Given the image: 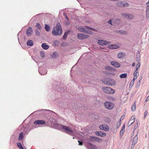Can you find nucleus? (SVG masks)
<instances>
[{
	"mask_svg": "<svg viewBox=\"0 0 149 149\" xmlns=\"http://www.w3.org/2000/svg\"><path fill=\"white\" fill-rule=\"evenodd\" d=\"M146 8L149 9V2H148L146 3Z\"/></svg>",
	"mask_w": 149,
	"mask_h": 149,
	"instance_id": "obj_56",
	"label": "nucleus"
},
{
	"mask_svg": "<svg viewBox=\"0 0 149 149\" xmlns=\"http://www.w3.org/2000/svg\"><path fill=\"white\" fill-rule=\"evenodd\" d=\"M134 118H133L132 119H131L129 121V123H130V125H131L132 123H133L134 121Z\"/></svg>",
	"mask_w": 149,
	"mask_h": 149,
	"instance_id": "obj_45",
	"label": "nucleus"
},
{
	"mask_svg": "<svg viewBox=\"0 0 149 149\" xmlns=\"http://www.w3.org/2000/svg\"><path fill=\"white\" fill-rule=\"evenodd\" d=\"M41 47L43 49L45 50H47L49 48V46L45 43H43L42 44Z\"/></svg>",
	"mask_w": 149,
	"mask_h": 149,
	"instance_id": "obj_19",
	"label": "nucleus"
},
{
	"mask_svg": "<svg viewBox=\"0 0 149 149\" xmlns=\"http://www.w3.org/2000/svg\"><path fill=\"white\" fill-rule=\"evenodd\" d=\"M137 76H134V77L133 79L132 80H134V81L135 79H136L137 78Z\"/></svg>",
	"mask_w": 149,
	"mask_h": 149,
	"instance_id": "obj_59",
	"label": "nucleus"
},
{
	"mask_svg": "<svg viewBox=\"0 0 149 149\" xmlns=\"http://www.w3.org/2000/svg\"><path fill=\"white\" fill-rule=\"evenodd\" d=\"M138 141V136L136 135L135 136L133 140L132 143H136Z\"/></svg>",
	"mask_w": 149,
	"mask_h": 149,
	"instance_id": "obj_30",
	"label": "nucleus"
},
{
	"mask_svg": "<svg viewBox=\"0 0 149 149\" xmlns=\"http://www.w3.org/2000/svg\"><path fill=\"white\" fill-rule=\"evenodd\" d=\"M98 43L100 45H105L110 44L111 42L109 41H107L103 40H100L98 41Z\"/></svg>",
	"mask_w": 149,
	"mask_h": 149,
	"instance_id": "obj_9",
	"label": "nucleus"
},
{
	"mask_svg": "<svg viewBox=\"0 0 149 149\" xmlns=\"http://www.w3.org/2000/svg\"><path fill=\"white\" fill-rule=\"evenodd\" d=\"M148 113V111H146L145 112H144V119H145L147 114Z\"/></svg>",
	"mask_w": 149,
	"mask_h": 149,
	"instance_id": "obj_53",
	"label": "nucleus"
},
{
	"mask_svg": "<svg viewBox=\"0 0 149 149\" xmlns=\"http://www.w3.org/2000/svg\"><path fill=\"white\" fill-rule=\"evenodd\" d=\"M45 122L43 120H36L34 122V124L35 125H43L45 123Z\"/></svg>",
	"mask_w": 149,
	"mask_h": 149,
	"instance_id": "obj_11",
	"label": "nucleus"
},
{
	"mask_svg": "<svg viewBox=\"0 0 149 149\" xmlns=\"http://www.w3.org/2000/svg\"><path fill=\"white\" fill-rule=\"evenodd\" d=\"M31 128L29 127H26L24 129V131L27 134L30 131Z\"/></svg>",
	"mask_w": 149,
	"mask_h": 149,
	"instance_id": "obj_26",
	"label": "nucleus"
},
{
	"mask_svg": "<svg viewBox=\"0 0 149 149\" xmlns=\"http://www.w3.org/2000/svg\"><path fill=\"white\" fill-rule=\"evenodd\" d=\"M124 116H122L121 117V119H123V118H124Z\"/></svg>",
	"mask_w": 149,
	"mask_h": 149,
	"instance_id": "obj_63",
	"label": "nucleus"
},
{
	"mask_svg": "<svg viewBox=\"0 0 149 149\" xmlns=\"http://www.w3.org/2000/svg\"><path fill=\"white\" fill-rule=\"evenodd\" d=\"M135 63H132V66H133V67H134L135 66Z\"/></svg>",
	"mask_w": 149,
	"mask_h": 149,
	"instance_id": "obj_62",
	"label": "nucleus"
},
{
	"mask_svg": "<svg viewBox=\"0 0 149 149\" xmlns=\"http://www.w3.org/2000/svg\"><path fill=\"white\" fill-rule=\"evenodd\" d=\"M89 36L88 35L83 33H79L77 35V37L80 40H82L88 38Z\"/></svg>",
	"mask_w": 149,
	"mask_h": 149,
	"instance_id": "obj_7",
	"label": "nucleus"
},
{
	"mask_svg": "<svg viewBox=\"0 0 149 149\" xmlns=\"http://www.w3.org/2000/svg\"><path fill=\"white\" fill-rule=\"evenodd\" d=\"M123 128H122V130H121L120 131V135H121V134L123 135Z\"/></svg>",
	"mask_w": 149,
	"mask_h": 149,
	"instance_id": "obj_57",
	"label": "nucleus"
},
{
	"mask_svg": "<svg viewBox=\"0 0 149 149\" xmlns=\"http://www.w3.org/2000/svg\"><path fill=\"white\" fill-rule=\"evenodd\" d=\"M39 73L41 75H45V74H46L47 73V72L46 71V70H45V72H40V71H39Z\"/></svg>",
	"mask_w": 149,
	"mask_h": 149,
	"instance_id": "obj_47",
	"label": "nucleus"
},
{
	"mask_svg": "<svg viewBox=\"0 0 149 149\" xmlns=\"http://www.w3.org/2000/svg\"><path fill=\"white\" fill-rule=\"evenodd\" d=\"M122 7H128L129 6V4L127 2L123 1Z\"/></svg>",
	"mask_w": 149,
	"mask_h": 149,
	"instance_id": "obj_24",
	"label": "nucleus"
},
{
	"mask_svg": "<svg viewBox=\"0 0 149 149\" xmlns=\"http://www.w3.org/2000/svg\"><path fill=\"white\" fill-rule=\"evenodd\" d=\"M99 128L101 130L105 131H108L109 130L108 126L106 125H101L100 126Z\"/></svg>",
	"mask_w": 149,
	"mask_h": 149,
	"instance_id": "obj_10",
	"label": "nucleus"
},
{
	"mask_svg": "<svg viewBox=\"0 0 149 149\" xmlns=\"http://www.w3.org/2000/svg\"><path fill=\"white\" fill-rule=\"evenodd\" d=\"M127 73L123 74H120L119 76L121 78H125L127 77Z\"/></svg>",
	"mask_w": 149,
	"mask_h": 149,
	"instance_id": "obj_33",
	"label": "nucleus"
},
{
	"mask_svg": "<svg viewBox=\"0 0 149 149\" xmlns=\"http://www.w3.org/2000/svg\"><path fill=\"white\" fill-rule=\"evenodd\" d=\"M40 34L39 32L37 30H36V36H39Z\"/></svg>",
	"mask_w": 149,
	"mask_h": 149,
	"instance_id": "obj_50",
	"label": "nucleus"
},
{
	"mask_svg": "<svg viewBox=\"0 0 149 149\" xmlns=\"http://www.w3.org/2000/svg\"><path fill=\"white\" fill-rule=\"evenodd\" d=\"M119 32H120V33H121L123 34H126V32L122 30L119 31Z\"/></svg>",
	"mask_w": 149,
	"mask_h": 149,
	"instance_id": "obj_52",
	"label": "nucleus"
},
{
	"mask_svg": "<svg viewBox=\"0 0 149 149\" xmlns=\"http://www.w3.org/2000/svg\"><path fill=\"white\" fill-rule=\"evenodd\" d=\"M146 17L147 18H149V9L146 8Z\"/></svg>",
	"mask_w": 149,
	"mask_h": 149,
	"instance_id": "obj_34",
	"label": "nucleus"
},
{
	"mask_svg": "<svg viewBox=\"0 0 149 149\" xmlns=\"http://www.w3.org/2000/svg\"><path fill=\"white\" fill-rule=\"evenodd\" d=\"M108 98L109 100L111 101H114L115 100V99L112 97H109Z\"/></svg>",
	"mask_w": 149,
	"mask_h": 149,
	"instance_id": "obj_44",
	"label": "nucleus"
},
{
	"mask_svg": "<svg viewBox=\"0 0 149 149\" xmlns=\"http://www.w3.org/2000/svg\"><path fill=\"white\" fill-rule=\"evenodd\" d=\"M142 77H141L140 78V80H140V81L142 79Z\"/></svg>",
	"mask_w": 149,
	"mask_h": 149,
	"instance_id": "obj_64",
	"label": "nucleus"
},
{
	"mask_svg": "<svg viewBox=\"0 0 149 149\" xmlns=\"http://www.w3.org/2000/svg\"><path fill=\"white\" fill-rule=\"evenodd\" d=\"M44 110H38V111H35L33 113H37V112H40V111H43Z\"/></svg>",
	"mask_w": 149,
	"mask_h": 149,
	"instance_id": "obj_55",
	"label": "nucleus"
},
{
	"mask_svg": "<svg viewBox=\"0 0 149 149\" xmlns=\"http://www.w3.org/2000/svg\"><path fill=\"white\" fill-rule=\"evenodd\" d=\"M88 147L91 149H97V147L95 145H93L92 144L88 143Z\"/></svg>",
	"mask_w": 149,
	"mask_h": 149,
	"instance_id": "obj_18",
	"label": "nucleus"
},
{
	"mask_svg": "<svg viewBox=\"0 0 149 149\" xmlns=\"http://www.w3.org/2000/svg\"><path fill=\"white\" fill-rule=\"evenodd\" d=\"M111 64L114 67L116 68H119L121 66L120 63L115 61H112L111 62Z\"/></svg>",
	"mask_w": 149,
	"mask_h": 149,
	"instance_id": "obj_14",
	"label": "nucleus"
},
{
	"mask_svg": "<svg viewBox=\"0 0 149 149\" xmlns=\"http://www.w3.org/2000/svg\"><path fill=\"white\" fill-rule=\"evenodd\" d=\"M65 23H66V24L67 25H69V23L67 22H65Z\"/></svg>",
	"mask_w": 149,
	"mask_h": 149,
	"instance_id": "obj_61",
	"label": "nucleus"
},
{
	"mask_svg": "<svg viewBox=\"0 0 149 149\" xmlns=\"http://www.w3.org/2000/svg\"><path fill=\"white\" fill-rule=\"evenodd\" d=\"M140 65V63L139 62H138L136 64V70H138V69L139 68Z\"/></svg>",
	"mask_w": 149,
	"mask_h": 149,
	"instance_id": "obj_41",
	"label": "nucleus"
},
{
	"mask_svg": "<svg viewBox=\"0 0 149 149\" xmlns=\"http://www.w3.org/2000/svg\"><path fill=\"white\" fill-rule=\"evenodd\" d=\"M112 19H111L108 22V23L109 24H111V25H114V24L113 22V20H112Z\"/></svg>",
	"mask_w": 149,
	"mask_h": 149,
	"instance_id": "obj_40",
	"label": "nucleus"
},
{
	"mask_svg": "<svg viewBox=\"0 0 149 149\" xmlns=\"http://www.w3.org/2000/svg\"><path fill=\"white\" fill-rule=\"evenodd\" d=\"M134 80H132L130 83V86H131V87H132L133 86V85L134 84Z\"/></svg>",
	"mask_w": 149,
	"mask_h": 149,
	"instance_id": "obj_48",
	"label": "nucleus"
},
{
	"mask_svg": "<svg viewBox=\"0 0 149 149\" xmlns=\"http://www.w3.org/2000/svg\"><path fill=\"white\" fill-rule=\"evenodd\" d=\"M148 100H149V97H148L146 99L145 102H146Z\"/></svg>",
	"mask_w": 149,
	"mask_h": 149,
	"instance_id": "obj_60",
	"label": "nucleus"
},
{
	"mask_svg": "<svg viewBox=\"0 0 149 149\" xmlns=\"http://www.w3.org/2000/svg\"><path fill=\"white\" fill-rule=\"evenodd\" d=\"M95 134L97 135L101 136H104L106 135V134L105 133L100 131L96 132Z\"/></svg>",
	"mask_w": 149,
	"mask_h": 149,
	"instance_id": "obj_15",
	"label": "nucleus"
},
{
	"mask_svg": "<svg viewBox=\"0 0 149 149\" xmlns=\"http://www.w3.org/2000/svg\"><path fill=\"white\" fill-rule=\"evenodd\" d=\"M45 29L46 31H49L50 30V27L48 24H45Z\"/></svg>",
	"mask_w": 149,
	"mask_h": 149,
	"instance_id": "obj_31",
	"label": "nucleus"
},
{
	"mask_svg": "<svg viewBox=\"0 0 149 149\" xmlns=\"http://www.w3.org/2000/svg\"><path fill=\"white\" fill-rule=\"evenodd\" d=\"M62 33V30L60 24L57 23L55 26L53 28L52 33L54 36H60Z\"/></svg>",
	"mask_w": 149,
	"mask_h": 149,
	"instance_id": "obj_1",
	"label": "nucleus"
},
{
	"mask_svg": "<svg viewBox=\"0 0 149 149\" xmlns=\"http://www.w3.org/2000/svg\"><path fill=\"white\" fill-rule=\"evenodd\" d=\"M32 29L31 27H29L26 30V33L28 36H31L32 33Z\"/></svg>",
	"mask_w": 149,
	"mask_h": 149,
	"instance_id": "obj_13",
	"label": "nucleus"
},
{
	"mask_svg": "<svg viewBox=\"0 0 149 149\" xmlns=\"http://www.w3.org/2000/svg\"><path fill=\"white\" fill-rule=\"evenodd\" d=\"M140 57V52H138L136 54V60L137 61H138L139 60Z\"/></svg>",
	"mask_w": 149,
	"mask_h": 149,
	"instance_id": "obj_29",
	"label": "nucleus"
},
{
	"mask_svg": "<svg viewBox=\"0 0 149 149\" xmlns=\"http://www.w3.org/2000/svg\"><path fill=\"white\" fill-rule=\"evenodd\" d=\"M103 81L107 85L113 86L115 85L116 82L114 80L111 79H104Z\"/></svg>",
	"mask_w": 149,
	"mask_h": 149,
	"instance_id": "obj_5",
	"label": "nucleus"
},
{
	"mask_svg": "<svg viewBox=\"0 0 149 149\" xmlns=\"http://www.w3.org/2000/svg\"><path fill=\"white\" fill-rule=\"evenodd\" d=\"M102 140L101 139H100L98 137H97V139H96V142H101L102 141Z\"/></svg>",
	"mask_w": 149,
	"mask_h": 149,
	"instance_id": "obj_49",
	"label": "nucleus"
},
{
	"mask_svg": "<svg viewBox=\"0 0 149 149\" xmlns=\"http://www.w3.org/2000/svg\"><path fill=\"white\" fill-rule=\"evenodd\" d=\"M78 141L79 143L78 145H79V146H82L83 145V143L82 141H80L79 140Z\"/></svg>",
	"mask_w": 149,
	"mask_h": 149,
	"instance_id": "obj_51",
	"label": "nucleus"
},
{
	"mask_svg": "<svg viewBox=\"0 0 149 149\" xmlns=\"http://www.w3.org/2000/svg\"><path fill=\"white\" fill-rule=\"evenodd\" d=\"M26 44L28 46H32L33 45L32 40H28Z\"/></svg>",
	"mask_w": 149,
	"mask_h": 149,
	"instance_id": "obj_20",
	"label": "nucleus"
},
{
	"mask_svg": "<svg viewBox=\"0 0 149 149\" xmlns=\"http://www.w3.org/2000/svg\"><path fill=\"white\" fill-rule=\"evenodd\" d=\"M97 139V137L95 136H91L90 138V139L92 142H96V139Z\"/></svg>",
	"mask_w": 149,
	"mask_h": 149,
	"instance_id": "obj_25",
	"label": "nucleus"
},
{
	"mask_svg": "<svg viewBox=\"0 0 149 149\" xmlns=\"http://www.w3.org/2000/svg\"><path fill=\"white\" fill-rule=\"evenodd\" d=\"M125 55L124 53L120 52L118 54V57L119 58L123 59L125 57Z\"/></svg>",
	"mask_w": 149,
	"mask_h": 149,
	"instance_id": "obj_17",
	"label": "nucleus"
},
{
	"mask_svg": "<svg viewBox=\"0 0 149 149\" xmlns=\"http://www.w3.org/2000/svg\"><path fill=\"white\" fill-rule=\"evenodd\" d=\"M72 32L70 30H68L65 31L64 34L63 36V39L65 40L67 38L68 36V35L69 34H72Z\"/></svg>",
	"mask_w": 149,
	"mask_h": 149,
	"instance_id": "obj_12",
	"label": "nucleus"
},
{
	"mask_svg": "<svg viewBox=\"0 0 149 149\" xmlns=\"http://www.w3.org/2000/svg\"><path fill=\"white\" fill-rule=\"evenodd\" d=\"M135 144L136 143H132V144L131 146V148H133L134 147Z\"/></svg>",
	"mask_w": 149,
	"mask_h": 149,
	"instance_id": "obj_58",
	"label": "nucleus"
},
{
	"mask_svg": "<svg viewBox=\"0 0 149 149\" xmlns=\"http://www.w3.org/2000/svg\"><path fill=\"white\" fill-rule=\"evenodd\" d=\"M108 47L110 49H116L119 48V47L117 45L113 44L109 45Z\"/></svg>",
	"mask_w": 149,
	"mask_h": 149,
	"instance_id": "obj_16",
	"label": "nucleus"
},
{
	"mask_svg": "<svg viewBox=\"0 0 149 149\" xmlns=\"http://www.w3.org/2000/svg\"><path fill=\"white\" fill-rule=\"evenodd\" d=\"M58 127L62 129L63 131L66 133L73 135L74 133L73 131L68 127L61 124H58Z\"/></svg>",
	"mask_w": 149,
	"mask_h": 149,
	"instance_id": "obj_3",
	"label": "nucleus"
},
{
	"mask_svg": "<svg viewBox=\"0 0 149 149\" xmlns=\"http://www.w3.org/2000/svg\"><path fill=\"white\" fill-rule=\"evenodd\" d=\"M131 109L133 111H134L136 109V106L135 104V103H134L133 105L131 107Z\"/></svg>",
	"mask_w": 149,
	"mask_h": 149,
	"instance_id": "obj_38",
	"label": "nucleus"
},
{
	"mask_svg": "<svg viewBox=\"0 0 149 149\" xmlns=\"http://www.w3.org/2000/svg\"><path fill=\"white\" fill-rule=\"evenodd\" d=\"M123 1H119L116 3V5L117 6L120 7H122Z\"/></svg>",
	"mask_w": 149,
	"mask_h": 149,
	"instance_id": "obj_27",
	"label": "nucleus"
},
{
	"mask_svg": "<svg viewBox=\"0 0 149 149\" xmlns=\"http://www.w3.org/2000/svg\"><path fill=\"white\" fill-rule=\"evenodd\" d=\"M66 42H63L61 43V45L62 46H64L66 45Z\"/></svg>",
	"mask_w": 149,
	"mask_h": 149,
	"instance_id": "obj_54",
	"label": "nucleus"
},
{
	"mask_svg": "<svg viewBox=\"0 0 149 149\" xmlns=\"http://www.w3.org/2000/svg\"><path fill=\"white\" fill-rule=\"evenodd\" d=\"M104 121L107 123H109L110 122V119L108 117H107L105 118Z\"/></svg>",
	"mask_w": 149,
	"mask_h": 149,
	"instance_id": "obj_36",
	"label": "nucleus"
},
{
	"mask_svg": "<svg viewBox=\"0 0 149 149\" xmlns=\"http://www.w3.org/2000/svg\"><path fill=\"white\" fill-rule=\"evenodd\" d=\"M122 15L124 17L126 18L129 20L132 19L134 18V15L130 14L123 13L122 14Z\"/></svg>",
	"mask_w": 149,
	"mask_h": 149,
	"instance_id": "obj_8",
	"label": "nucleus"
},
{
	"mask_svg": "<svg viewBox=\"0 0 149 149\" xmlns=\"http://www.w3.org/2000/svg\"><path fill=\"white\" fill-rule=\"evenodd\" d=\"M113 20V22L114 24V25L115 24H119L120 22V19H112Z\"/></svg>",
	"mask_w": 149,
	"mask_h": 149,
	"instance_id": "obj_21",
	"label": "nucleus"
},
{
	"mask_svg": "<svg viewBox=\"0 0 149 149\" xmlns=\"http://www.w3.org/2000/svg\"><path fill=\"white\" fill-rule=\"evenodd\" d=\"M105 68L106 70H108L111 71H114L115 70V69L111 68L109 66H106L105 67Z\"/></svg>",
	"mask_w": 149,
	"mask_h": 149,
	"instance_id": "obj_22",
	"label": "nucleus"
},
{
	"mask_svg": "<svg viewBox=\"0 0 149 149\" xmlns=\"http://www.w3.org/2000/svg\"><path fill=\"white\" fill-rule=\"evenodd\" d=\"M24 137V133L23 132H21L19 135L18 140H22Z\"/></svg>",
	"mask_w": 149,
	"mask_h": 149,
	"instance_id": "obj_23",
	"label": "nucleus"
},
{
	"mask_svg": "<svg viewBox=\"0 0 149 149\" xmlns=\"http://www.w3.org/2000/svg\"><path fill=\"white\" fill-rule=\"evenodd\" d=\"M17 146L20 149H24L23 147L22 144L20 142H17Z\"/></svg>",
	"mask_w": 149,
	"mask_h": 149,
	"instance_id": "obj_32",
	"label": "nucleus"
},
{
	"mask_svg": "<svg viewBox=\"0 0 149 149\" xmlns=\"http://www.w3.org/2000/svg\"><path fill=\"white\" fill-rule=\"evenodd\" d=\"M36 27L38 28V29L40 30L41 29V26L40 24L38 22H37L36 23Z\"/></svg>",
	"mask_w": 149,
	"mask_h": 149,
	"instance_id": "obj_35",
	"label": "nucleus"
},
{
	"mask_svg": "<svg viewBox=\"0 0 149 149\" xmlns=\"http://www.w3.org/2000/svg\"><path fill=\"white\" fill-rule=\"evenodd\" d=\"M74 66H73V67L72 68V69L70 71V75L72 77L73 75H74V74H73L74 73V70H73V69L74 68Z\"/></svg>",
	"mask_w": 149,
	"mask_h": 149,
	"instance_id": "obj_37",
	"label": "nucleus"
},
{
	"mask_svg": "<svg viewBox=\"0 0 149 149\" xmlns=\"http://www.w3.org/2000/svg\"><path fill=\"white\" fill-rule=\"evenodd\" d=\"M102 89L104 92L107 93L112 94L115 93L114 90L109 87H104Z\"/></svg>",
	"mask_w": 149,
	"mask_h": 149,
	"instance_id": "obj_4",
	"label": "nucleus"
},
{
	"mask_svg": "<svg viewBox=\"0 0 149 149\" xmlns=\"http://www.w3.org/2000/svg\"><path fill=\"white\" fill-rule=\"evenodd\" d=\"M138 70H136L135 71L134 73V76H138L139 75V74H138L139 72H138Z\"/></svg>",
	"mask_w": 149,
	"mask_h": 149,
	"instance_id": "obj_39",
	"label": "nucleus"
},
{
	"mask_svg": "<svg viewBox=\"0 0 149 149\" xmlns=\"http://www.w3.org/2000/svg\"><path fill=\"white\" fill-rule=\"evenodd\" d=\"M78 29L79 31L81 32L90 34H93V32L90 30V29L94 31H96L95 29L86 26L82 27H79L78 28Z\"/></svg>",
	"mask_w": 149,
	"mask_h": 149,
	"instance_id": "obj_2",
	"label": "nucleus"
},
{
	"mask_svg": "<svg viewBox=\"0 0 149 149\" xmlns=\"http://www.w3.org/2000/svg\"><path fill=\"white\" fill-rule=\"evenodd\" d=\"M140 80H139L137 82L136 84V88H139V87L140 85Z\"/></svg>",
	"mask_w": 149,
	"mask_h": 149,
	"instance_id": "obj_42",
	"label": "nucleus"
},
{
	"mask_svg": "<svg viewBox=\"0 0 149 149\" xmlns=\"http://www.w3.org/2000/svg\"><path fill=\"white\" fill-rule=\"evenodd\" d=\"M63 15L65 17V18L66 19H67L68 21L69 20V19L68 17L66 14L65 12H64L63 13Z\"/></svg>",
	"mask_w": 149,
	"mask_h": 149,
	"instance_id": "obj_46",
	"label": "nucleus"
},
{
	"mask_svg": "<svg viewBox=\"0 0 149 149\" xmlns=\"http://www.w3.org/2000/svg\"><path fill=\"white\" fill-rule=\"evenodd\" d=\"M57 53L55 52L51 55V57L52 58H55L57 56Z\"/></svg>",
	"mask_w": 149,
	"mask_h": 149,
	"instance_id": "obj_28",
	"label": "nucleus"
},
{
	"mask_svg": "<svg viewBox=\"0 0 149 149\" xmlns=\"http://www.w3.org/2000/svg\"><path fill=\"white\" fill-rule=\"evenodd\" d=\"M105 107L109 109H112L114 106L113 103L109 102H106L104 103Z\"/></svg>",
	"mask_w": 149,
	"mask_h": 149,
	"instance_id": "obj_6",
	"label": "nucleus"
},
{
	"mask_svg": "<svg viewBox=\"0 0 149 149\" xmlns=\"http://www.w3.org/2000/svg\"><path fill=\"white\" fill-rule=\"evenodd\" d=\"M40 56L44 58L45 56V54L42 51H40Z\"/></svg>",
	"mask_w": 149,
	"mask_h": 149,
	"instance_id": "obj_43",
	"label": "nucleus"
}]
</instances>
